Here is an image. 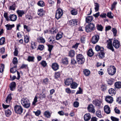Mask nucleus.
Wrapping results in <instances>:
<instances>
[{"label":"nucleus","instance_id":"09e8293b","mask_svg":"<svg viewBox=\"0 0 121 121\" xmlns=\"http://www.w3.org/2000/svg\"><path fill=\"white\" fill-rule=\"evenodd\" d=\"M49 82V79L47 78H46L43 80V83L46 84H48Z\"/></svg>","mask_w":121,"mask_h":121},{"label":"nucleus","instance_id":"052dcab7","mask_svg":"<svg viewBox=\"0 0 121 121\" xmlns=\"http://www.w3.org/2000/svg\"><path fill=\"white\" fill-rule=\"evenodd\" d=\"M107 16L110 18H112L113 17L112 15V13L111 12L108 13L107 15Z\"/></svg>","mask_w":121,"mask_h":121},{"label":"nucleus","instance_id":"3c124183","mask_svg":"<svg viewBox=\"0 0 121 121\" xmlns=\"http://www.w3.org/2000/svg\"><path fill=\"white\" fill-rule=\"evenodd\" d=\"M60 72H58L56 73L55 76V78L56 79L59 78L60 76Z\"/></svg>","mask_w":121,"mask_h":121},{"label":"nucleus","instance_id":"8fccbe9b","mask_svg":"<svg viewBox=\"0 0 121 121\" xmlns=\"http://www.w3.org/2000/svg\"><path fill=\"white\" fill-rule=\"evenodd\" d=\"M9 9L11 10H14L15 9V5L14 4L12 5L9 7Z\"/></svg>","mask_w":121,"mask_h":121},{"label":"nucleus","instance_id":"dca6fc26","mask_svg":"<svg viewBox=\"0 0 121 121\" xmlns=\"http://www.w3.org/2000/svg\"><path fill=\"white\" fill-rule=\"evenodd\" d=\"M104 110L105 112L107 114H109L111 110L109 106H104Z\"/></svg>","mask_w":121,"mask_h":121},{"label":"nucleus","instance_id":"e433bc0d","mask_svg":"<svg viewBox=\"0 0 121 121\" xmlns=\"http://www.w3.org/2000/svg\"><path fill=\"white\" fill-rule=\"evenodd\" d=\"M69 55L70 57H73L75 55V51L73 50H71L69 52Z\"/></svg>","mask_w":121,"mask_h":121},{"label":"nucleus","instance_id":"6e6d98bb","mask_svg":"<svg viewBox=\"0 0 121 121\" xmlns=\"http://www.w3.org/2000/svg\"><path fill=\"white\" fill-rule=\"evenodd\" d=\"M115 112L117 114H119L120 113V110L117 107H116L114 109Z\"/></svg>","mask_w":121,"mask_h":121},{"label":"nucleus","instance_id":"c9c22d12","mask_svg":"<svg viewBox=\"0 0 121 121\" xmlns=\"http://www.w3.org/2000/svg\"><path fill=\"white\" fill-rule=\"evenodd\" d=\"M48 50L50 52V55H49V57H50V56L51 54V52L52 49L53 48V46L51 45H48Z\"/></svg>","mask_w":121,"mask_h":121},{"label":"nucleus","instance_id":"6e6552de","mask_svg":"<svg viewBox=\"0 0 121 121\" xmlns=\"http://www.w3.org/2000/svg\"><path fill=\"white\" fill-rule=\"evenodd\" d=\"M99 36L98 35H95L92 37L91 40L92 43L94 44L96 43L99 40Z\"/></svg>","mask_w":121,"mask_h":121},{"label":"nucleus","instance_id":"5fc2aeb1","mask_svg":"<svg viewBox=\"0 0 121 121\" xmlns=\"http://www.w3.org/2000/svg\"><path fill=\"white\" fill-rule=\"evenodd\" d=\"M111 120L112 121H119V119L113 116L111 117Z\"/></svg>","mask_w":121,"mask_h":121},{"label":"nucleus","instance_id":"bb28decb","mask_svg":"<svg viewBox=\"0 0 121 121\" xmlns=\"http://www.w3.org/2000/svg\"><path fill=\"white\" fill-rule=\"evenodd\" d=\"M95 49L97 51H102L104 50V48L103 47H100L99 45H97L95 48Z\"/></svg>","mask_w":121,"mask_h":121},{"label":"nucleus","instance_id":"2f4dec72","mask_svg":"<svg viewBox=\"0 0 121 121\" xmlns=\"http://www.w3.org/2000/svg\"><path fill=\"white\" fill-rule=\"evenodd\" d=\"M96 115L99 118L103 117V116L101 114V111L99 110H97L96 112Z\"/></svg>","mask_w":121,"mask_h":121},{"label":"nucleus","instance_id":"cd10ccee","mask_svg":"<svg viewBox=\"0 0 121 121\" xmlns=\"http://www.w3.org/2000/svg\"><path fill=\"white\" fill-rule=\"evenodd\" d=\"M108 92L109 94L111 95H113V94H115L116 93L115 91L112 88L108 90Z\"/></svg>","mask_w":121,"mask_h":121},{"label":"nucleus","instance_id":"20e7f679","mask_svg":"<svg viewBox=\"0 0 121 121\" xmlns=\"http://www.w3.org/2000/svg\"><path fill=\"white\" fill-rule=\"evenodd\" d=\"M108 71L109 74L113 75L116 72V68L114 66L111 65L108 68Z\"/></svg>","mask_w":121,"mask_h":121},{"label":"nucleus","instance_id":"c03bdc74","mask_svg":"<svg viewBox=\"0 0 121 121\" xmlns=\"http://www.w3.org/2000/svg\"><path fill=\"white\" fill-rule=\"evenodd\" d=\"M113 80L112 78H110L108 79L107 80L108 83L110 85L112 84L113 83Z\"/></svg>","mask_w":121,"mask_h":121},{"label":"nucleus","instance_id":"412c9836","mask_svg":"<svg viewBox=\"0 0 121 121\" xmlns=\"http://www.w3.org/2000/svg\"><path fill=\"white\" fill-rule=\"evenodd\" d=\"M93 104L96 106H100L101 105V102L98 100H96L93 101Z\"/></svg>","mask_w":121,"mask_h":121},{"label":"nucleus","instance_id":"37998d69","mask_svg":"<svg viewBox=\"0 0 121 121\" xmlns=\"http://www.w3.org/2000/svg\"><path fill=\"white\" fill-rule=\"evenodd\" d=\"M37 4L39 6L41 7H43L44 6V3L42 1H39L38 3Z\"/></svg>","mask_w":121,"mask_h":121},{"label":"nucleus","instance_id":"2eb2a0df","mask_svg":"<svg viewBox=\"0 0 121 121\" xmlns=\"http://www.w3.org/2000/svg\"><path fill=\"white\" fill-rule=\"evenodd\" d=\"M84 120L85 121L89 120L91 118V115L89 113L86 114L84 117Z\"/></svg>","mask_w":121,"mask_h":121},{"label":"nucleus","instance_id":"0e129e2a","mask_svg":"<svg viewBox=\"0 0 121 121\" xmlns=\"http://www.w3.org/2000/svg\"><path fill=\"white\" fill-rule=\"evenodd\" d=\"M13 63L14 64H16L17 63V58H14L13 60Z\"/></svg>","mask_w":121,"mask_h":121},{"label":"nucleus","instance_id":"aec40b11","mask_svg":"<svg viewBox=\"0 0 121 121\" xmlns=\"http://www.w3.org/2000/svg\"><path fill=\"white\" fill-rule=\"evenodd\" d=\"M77 21L76 20H70L69 21V24L71 25L74 26L75 25H77Z\"/></svg>","mask_w":121,"mask_h":121},{"label":"nucleus","instance_id":"9b49d317","mask_svg":"<svg viewBox=\"0 0 121 121\" xmlns=\"http://www.w3.org/2000/svg\"><path fill=\"white\" fill-rule=\"evenodd\" d=\"M9 20L14 22L16 20L17 17L16 15L12 14L10 15L9 16Z\"/></svg>","mask_w":121,"mask_h":121},{"label":"nucleus","instance_id":"c756f323","mask_svg":"<svg viewBox=\"0 0 121 121\" xmlns=\"http://www.w3.org/2000/svg\"><path fill=\"white\" fill-rule=\"evenodd\" d=\"M94 54V52L92 49H90L88 51L87 55L90 57L92 56Z\"/></svg>","mask_w":121,"mask_h":121},{"label":"nucleus","instance_id":"423d86ee","mask_svg":"<svg viewBox=\"0 0 121 121\" xmlns=\"http://www.w3.org/2000/svg\"><path fill=\"white\" fill-rule=\"evenodd\" d=\"M112 41L111 39H109L107 41V48L108 49L113 52L114 51V48L112 46Z\"/></svg>","mask_w":121,"mask_h":121},{"label":"nucleus","instance_id":"9d476101","mask_svg":"<svg viewBox=\"0 0 121 121\" xmlns=\"http://www.w3.org/2000/svg\"><path fill=\"white\" fill-rule=\"evenodd\" d=\"M105 99L107 102L110 104L112 103L113 101V98L110 96H106Z\"/></svg>","mask_w":121,"mask_h":121},{"label":"nucleus","instance_id":"680f3d73","mask_svg":"<svg viewBox=\"0 0 121 121\" xmlns=\"http://www.w3.org/2000/svg\"><path fill=\"white\" fill-rule=\"evenodd\" d=\"M4 16L7 21L9 20V18L8 17V13H7L6 12L4 14Z\"/></svg>","mask_w":121,"mask_h":121},{"label":"nucleus","instance_id":"1a4fd4ad","mask_svg":"<svg viewBox=\"0 0 121 121\" xmlns=\"http://www.w3.org/2000/svg\"><path fill=\"white\" fill-rule=\"evenodd\" d=\"M112 44L113 46L116 48H118L120 47V43L118 41L117 39H115L114 40Z\"/></svg>","mask_w":121,"mask_h":121},{"label":"nucleus","instance_id":"79ce46f5","mask_svg":"<svg viewBox=\"0 0 121 121\" xmlns=\"http://www.w3.org/2000/svg\"><path fill=\"white\" fill-rule=\"evenodd\" d=\"M44 115L47 118H48L50 116V113L48 111H46L44 112Z\"/></svg>","mask_w":121,"mask_h":121},{"label":"nucleus","instance_id":"338daca9","mask_svg":"<svg viewBox=\"0 0 121 121\" xmlns=\"http://www.w3.org/2000/svg\"><path fill=\"white\" fill-rule=\"evenodd\" d=\"M37 45L35 43H32L31 45V47L33 49H35L36 48Z\"/></svg>","mask_w":121,"mask_h":121},{"label":"nucleus","instance_id":"f3484780","mask_svg":"<svg viewBox=\"0 0 121 121\" xmlns=\"http://www.w3.org/2000/svg\"><path fill=\"white\" fill-rule=\"evenodd\" d=\"M52 69L55 71L57 70L59 68V65L56 63H54L52 65Z\"/></svg>","mask_w":121,"mask_h":121},{"label":"nucleus","instance_id":"a878e982","mask_svg":"<svg viewBox=\"0 0 121 121\" xmlns=\"http://www.w3.org/2000/svg\"><path fill=\"white\" fill-rule=\"evenodd\" d=\"M115 87L117 88H121V82H117L115 84Z\"/></svg>","mask_w":121,"mask_h":121},{"label":"nucleus","instance_id":"a18cd8bd","mask_svg":"<svg viewBox=\"0 0 121 121\" xmlns=\"http://www.w3.org/2000/svg\"><path fill=\"white\" fill-rule=\"evenodd\" d=\"M4 68V65L3 64H1L0 65V72L2 73L3 72Z\"/></svg>","mask_w":121,"mask_h":121},{"label":"nucleus","instance_id":"a19ab883","mask_svg":"<svg viewBox=\"0 0 121 121\" xmlns=\"http://www.w3.org/2000/svg\"><path fill=\"white\" fill-rule=\"evenodd\" d=\"M71 13L72 15H76L77 14V11L76 9H73L71 11Z\"/></svg>","mask_w":121,"mask_h":121},{"label":"nucleus","instance_id":"13d9d810","mask_svg":"<svg viewBox=\"0 0 121 121\" xmlns=\"http://www.w3.org/2000/svg\"><path fill=\"white\" fill-rule=\"evenodd\" d=\"M117 2H114L112 4V5L111 10H112L114 8L115 6L117 4Z\"/></svg>","mask_w":121,"mask_h":121},{"label":"nucleus","instance_id":"c85d7f7f","mask_svg":"<svg viewBox=\"0 0 121 121\" xmlns=\"http://www.w3.org/2000/svg\"><path fill=\"white\" fill-rule=\"evenodd\" d=\"M6 28V29L7 30H10L14 26V24L9 25L7 24L5 25Z\"/></svg>","mask_w":121,"mask_h":121},{"label":"nucleus","instance_id":"f03ea898","mask_svg":"<svg viewBox=\"0 0 121 121\" xmlns=\"http://www.w3.org/2000/svg\"><path fill=\"white\" fill-rule=\"evenodd\" d=\"M95 28V25L92 23H90L86 25L85 27L86 30L87 32H89L93 30Z\"/></svg>","mask_w":121,"mask_h":121},{"label":"nucleus","instance_id":"ddd939ff","mask_svg":"<svg viewBox=\"0 0 121 121\" xmlns=\"http://www.w3.org/2000/svg\"><path fill=\"white\" fill-rule=\"evenodd\" d=\"M16 12L19 17H22L23 15L25 14V12L23 10H18L16 11Z\"/></svg>","mask_w":121,"mask_h":121},{"label":"nucleus","instance_id":"bf43d9fd","mask_svg":"<svg viewBox=\"0 0 121 121\" xmlns=\"http://www.w3.org/2000/svg\"><path fill=\"white\" fill-rule=\"evenodd\" d=\"M44 48V46L43 45H39L38 47V49L42 51L43 50Z\"/></svg>","mask_w":121,"mask_h":121},{"label":"nucleus","instance_id":"a211bd4d","mask_svg":"<svg viewBox=\"0 0 121 121\" xmlns=\"http://www.w3.org/2000/svg\"><path fill=\"white\" fill-rule=\"evenodd\" d=\"M37 40L39 43H44L45 42L44 39L41 37H40L38 38Z\"/></svg>","mask_w":121,"mask_h":121},{"label":"nucleus","instance_id":"39448f33","mask_svg":"<svg viewBox=\"0 0 121 121\" xmlns=\"http://www.w3.org/2000/svg\"><path fill=\"white\" fill-rule=\"evenodd\" d=\"M63 14L62 10L61 9H58L56 12L55 17L57 19L60 18Z\"/></svg>","mask_w":121,"mask_h":121},{"label":"nucleus","instance_id":"72a5a7b5","mask_svg":"<svg viewBox=\"0 0 121 121\" xmlns=\"http://www.w3.org/2000/svg\"><path fill=\"white\" fill-rule=\"evenodd\" d=\"M97 29L99 31H102L103 29V27L101 24H98L97 25Z\"/></svg>","mask_w":121,"mask_h":121},{"label":"nucleus","instance_id":"f8f14e48","mask_svg":"<svg viewBox=\"0 0 121 121\" xmlns=\"http://www.w3.org/2000/svg\"><path fill=\"white\" fill-rule=\"evenodd\" d=\"M73 82L72 78H68L65 81V85L67 86H69Z\"/></svg>","mask_w":121,"mask_h":121},{"label":"nucleus","instance_id":"58836bf2","mask_svg":"<svg viewBox=\"0 0 121 121\" xmlns=\"http://www.w3.org/2000/svg\"><path fill=\"white\" fill-rule=\"evenodd\" d=\"M5 41V38L4 37H2L0 39V45H2L4 44Z\"/></svg>","mask_w":121,"mask_h":121},{"label":"nucleus","instance_id":"603ef678","mask_svg":"<svg viewBox=\"0 0 121 121\" xmlns=\"http://www.w3.org/2000/svg\"><path fill=\"white\" fill-rule=\"evenodd\" d=\"M41 64L43 67H45L47 65V63L45 61H42L41 63Z\"/></svg>","mask_w":121,"mask_h":121},{"label":"nucleus","instance_id":"49530a36","mask_svg":"<svg viewBox=\"0 0 121 121\" xmlns=\"http://www.w3.org/2000/svg\"><path fill=\"white\" fill-rule=\"evenodd\" d=\"M62 62L64 64H68V60L67 58H65L63 59Z\"/></svg>","mask_w":121,"mask_h":121},{"label":"nucleus","instance_id":"4d7b16f0","mask_svg":"<svg viewBox=\"0 0 121 121\" xmlns=\"http://www.w3.org/2000/svg\"><path fill=\"white\" fill-rule=\"evenodd\" d=\"M100 52L99 53V55L101 57L103 58L104 57V50L102 51H100Z\"/></svg>","mask_w":121,"mask_h":121},{"label":"nucleus","instance_id":"5701e85b","mask_svg":"<svg viewBox=\"0 0 121 121\" xmlns=\"http://www.w3.org/2000/svg\"><path fill=\"white\" fill-rule=\"evenodd\" d=\"M10 88L12 91H13L15 89L16 86V83L14 82H12L10 84Z\"/></svg>","mask_w":121,"mask_h":121},{"label":"nucleus","instance_id":"69168bd1","mask_svg":"<svg viewBox=\"0 0 121 121\" xmlns=\"http://www.w3.org/2000/svg\"><path fill=\"white\" fill-rule=\"evenodd\" d=\"M16 71V69H14L13 68H11L10 69V72L11 73H14Z\"/></svg>","mask_w":121,"mask_h":121},{"label":"nucleus","instance_id":"864d4df0","mask_svg":"<svg viewBox=\"0 0 121 121\" xmlns=\"http://www.w3.org/2000/svg\"><path fill=\"white\" fill-rule=\"evenodd\" d=\"M37 97L36 96H35V97L32 103V105H36L35 103L37 102Z\"/></svg>","mask_w":121,"mask_h":121},{"label":"nucleus","instance_id":"473e14b6","mask_svg":"<svg viewBox=\"0 0 121 121\" xmlns=\"http://www.w3.org/2000/svg\"><path fill=\"white\" fill-rule=\"evenodd\" d=\"M62 36V34L61 33L59 32L57 34L56 36V39L58 40L61 39Z\"/></svg>","mask_w":121,"mask_h":121},{"label":"nucleus","instance_id":"393cba45","mask_svg":"<svg viewBox=\"0 0 121 121\" xmlns=\"http://www.w3.org/2000/svg\"><path fill=\"white\" fill-rule=\"evenodd\" d=\"M84 74L86 76H88L90 73V71L88 69H85L83 70Z\"/></svg>","mask_w":121,"mask_h":121},{"label":"nucleus","instance_id":"4be33fe9","mask_svg":"<svg viewBox=\"0 0 121 121\" xmlns=\"http://www.w3.org/2000/svg\"><path fill=\"white\" fill-rule=\"evenodd\" d=\"M44 11L42 9H39L38 10V14L40 16H42L44 15Z\"/></svg>","mask_w":121,"mask_h":121},{"label":"nucleus","instance_id":"4c0bfd02","mask_svg":"<svg viewBox=\"0 0 121 121\" xmlns=\"http://www.w3.org/2000/svg\"><path fill=\"white\" fill-rule=\"evenodd\" d=\"M35 57L33 56H29L28 57L27 60L29 62H33L34 61Z\"/></svg>","mask_w":121,"mask_h":121},{"label":"nucleus","instance_id":"f257e3e1","mask_svg":"<svg viewBox=\"0 0 121 121\" xmlns=\"http://www.w3.org/2000/svg\"><path fill=\"white\" fill-rule=\"evenodd\" d=\"M77 60L78 63L79 64H83L85 61L84 56L81 54H78L76 56Z\"/></svg>","mask_w":121,"mask_h":121},{"label":"nucleus","instance_id":"b1692460","mask_svg":"<svg viewBox=\"0 0 121 121\" xmlns=\"http://www.w3.org/2000/svg\"><path fill=\"white\" fill-rule=\"evenodd\" d=\"M77 86L78 84L77 83L73 82L70 85V87L72 89H75L77 87Z\"/></svg>","mask_w":121,"mask_h":121},{"label":"nucleus","instance_id":"de8ad7c7","mask_svg":"<svg viewBox=\"0 0 121 121\" xmlns=\"http://www.w3.org/2000/svg\"><path fill=\"white\" fill-rule=\"evenodd\" d=\"M95 11L96 12L98 11L99 9V5L97 3H95Z\"/></svg>","mask_w":121,"mask_h":121},{"label":"nucleus","instance_id":"0eeeda50","mask_svg":"<svg viewBox=\"0 0 121 121\" xmlns=\"http://www.w3.org/2000/svg\"><path fill=\"white\" fill-rule=\"evenodd\" d=\"M14 108L15 112L18 114H21L23 112V109L21 106H15Z\"/></svg>","mask_w":121,"mask_h":121},{"label":"nucleus","instance_id":"ea45409f","mask_svg":"<svg viewBox=\"0 0 121 121\" xmlns=\"http://www.w3.org/2000/svg\"><path fill=\"white\" fill-rule=\"evenodd\" d=\"M5 112V114L6 116L7 117L9 116L10 115L11 113L10 110L9 109L6 110Z\"/></svg>","mask_w":121,"mask_h":121},{"label":"nucleus","instance_id":"f704fd0d","mask_svg":"<svg viewBox=\"0 0 121 121\" xmlns=\"http://www.w3.org/2000/svg\"><path fill=\"white\" fill-rule=\"evenodd\" d=\"M24 41L26 43H28L29 41V37L27 35L24 36Z\"/></svg>","mask_w":121,"mask_h":121},{"label":"nucleus","instance_id":"774afa93","mask_svg":"<svg viewBox=\"0 0 121 121\" xmlns=\"http://www.w3.org/2000/svg\"><path fill=\"white\" fill-rule=\"evenodd\" d=\"M116 101L118 103L121 104V97H118Z\"/></svg>","mask_w":121,"mask_h":121},{"label":"nucleus","instance_id":"6ab92c4d","mask_svg":"<svg viewBox=\"0 0 121 121\" xmlns=\"http://www.w3.org/2000/svg\"><path fill=\"white\" fill-rule=\"evenodd\" d=\"M93 19V17L92 16H88L86 18V22L87 23H89L91 22Z\"/></svg>","mask_w":121,"mask_h":121},{"label":"nucleus","instance_id":"e2e57ef3","mask_svg":"<svg viewBox=\"0 0 121 121\" xmlns=\"http://www.w3.org/2000/svg\"><path fill=\"white\" fill-rule=\"evenodd\" d=\"M56 0H48V2L50 4V6H52V5L54 4V2Z\"/></svg>","mask_w":121,"mask_h":121},{"label":"nucleus","instance_id":"4468645a","mask_svg":"<svg viewBox=\"0 0 121 121\" xmlns=\"http://www.w3.org/2000/svg\"><path fill=\"white\" fill-rule=\"evenodd\" d=\"M89 112L94 113L95 111L94 106H88L87 108Z\"/></svg>","mask_w":121,"mask_h":121},{"label":"nucleus","instance_id":"7ed1b4c3","mask_svg":"<svg viewBox=\"0 0 121 121\" xmlns=\"http://www.w3.org/2000/svg\"><path fill=\"white\" fill-rule=\"evenodd\" d=\"M21 103L23 106H30V103L29 100L26 98H23L21 100Z\"/></svg>","mask_w":121,"mask_h":121},{"label":"nucleus","instance_id":"7c9ffc66","mask_svg":"<svg viewBox=\"0 0 121 121\" xmlns=\"http://www.w3.org/2000/svg\"><path fill=\"white\" fill-rule=\"evenodd\" d=\"M12 99V98L11 97V94H9V95L7 97L6 100V103H9L10 101Z\"/></svg>","mask_w":121,"mask_h":121}]
</instances>
